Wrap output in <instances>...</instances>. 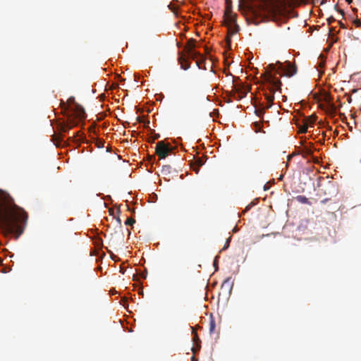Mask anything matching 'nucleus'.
I'll list each match as a JSON object with an SVG mask.
<instances>
[{"mask_svg": "<svg viewBox=\"0 0 361 361\" xmlns=\"http://www.w3.org/2000/svg\"><path fill=\"white\" fill-rule=\"evenodd\" d=\"M312 154L311 149L308 148H305L304 150V156L310 155Z\"/></svg>", "mask_w": 361, "mask_h": 361, "instance_id": "20", "label": "nucleus"}, {"mask_svg": "<svg viewBox=\"0 0 361 361\" xmlns=\"http://www.w3.org/2000/svg\"><path fill=\"white\" fill-rule=\"evenodd\" d=\"M253 205H254V203H250V204H249L246 207V208H245V212H247V211H248L249 209H250V208H251Z\"/></svg>", "mask_w": 361, "mask_h": 361, "instance_id": "23", "label": "nucleus"}, {"mask_svg": "<svg viewBox=\"0 0 361 361\" xmlns=\"http://www.w3.org/2000/svg\"><path fill=\"white\" fill-rule=\"evenodd\" d=\"M296 200L301 203V204H305L308 205H311L312 203L310 202L309 199L307 198L305 196L303 195H298L295 197Z\"/></svg>", "mask_w": 361, "mask_h": 361, "instance_id": "13", "label": "nucleus"}, {"mask_svg": "<svg viewBox=\"0 0 361 361\" xmlns=\"http://www.w3.org/2000/svg\"><path fill=\"white\" fill-rule=\"evenodd\" d=\"M339 12H340L343 16L344 15V12H343V11L340 10V11H339Z\"/></svg>", "mask_w": 361, "mask_h": 361, "instance_id": "32", "label": "nucleus"}, {"mask_svg": "<svg viewBox=\"0 0 361 361\" xmlns=\"http://www.w3.org/2000/svg\"><path fill=\"white\" fill-rule=\"evenodd\" d=\"M61 109L67 114L68 123L62 128L63 132L71 129L73 126H77L78 123L84 120L86 114L83 107L78 104L74 97H70L66 102H62Z\"/></svg>", "mask_w": 361, "mask_h": 361, "instance_id": "3", "label": "nucleus"}, {"mask_svg": "<svg viewBox=\"0 0 361 361\" xmlns=\"http://www.w3.org/2000/svg\"><path fill=\"white\" fill-rule=\"evenodd\" d=\"M255 114L258 116H261L262 114H264V111L263 109H255Z\"/></svg>", "mask_w": 361, "mask_h": 361, "instance_id": "18", "label": "nucleus"}, {"mask_svg": "<svg viewBox=\"0 0 361 361\" xmlns=\"http://www.w3.org/2000/svg\"><path fill=\"white\" fill-rule=\"evenodd\" d=\"M172 148L169 144H166L164 141H160L157 143L155 152L159 156V159H165L168 154L171 152Z\"/></svg>", "mask_w": 361, "mask_h": 361, "instance_id": "4", "label": "nucleus"}, {"mask_svg": "<svg viewBox=\"0 0 361 361\" xmlns=\"http://www.w3.org/2000/svg\"><path fill=\"white\" fill-rule=\"evenodd\" d=\"M82 139V137H80V138L78 139V141H81Z\"/></svg>", "mask_w": 361, "mask_h": 361, "instance_id": "34", "label": "nucleus"}, {"mask_svg": "<svg viewBox=\"0 0 361 361\" xmlns=\"http://www.w3.org/2000/svg\"><path fill=\"white\" fill-rule=\"evenodd\" d=\"M200 60H197L196 63H197V65L198 66V67L200 68L201 66H200Z\"/></svg>", "mask_w": 361, "mask_h": 361, "instance_id": "30", "label": "nucleus"}, {"mask_svg": "<svg viewBox=\"0 0 361 361\" xmlns=\"http://www.w3.org/2000/svg\"><path fill=\"white\" fill-rule=\"evenodd\" d=\"M27 214L25 211L17 206L13 199L9 195H4L0 198V227L8 233L18 231L20 235L23 231L18 226V221H26Z\"/></svg>", "mask_w": 361, "mask_h": 361, "instance_id": "2", "label": "nucleus"}, {"mask_svg": "<svg viewBox=\"0 0 361 361\" xmlns=\"http://www.w3.org/2000/svg\"><path fill=\"white\" fill-rule=\"evenodd\" d=\"M230 240H231V237H229L226 241V243L223 247V250H226L227 249L228 247H229V243H230Z\"/></svg>", "mask_w": 361, "mask_h": 361, "instance_id": "19", "label": "nucleus"}, {"mask_svg": "<svg viewBox=\"0 0 361 361\" xmlns=\"http://www.w3.org/2000/svg\"><path fill=\"white\" fill-rule=\"evenodd\" d=\"M135 223V220L133 218H128L125 221L126 226H133Z\"/></svg>", "mask_w": 361, "mask_h": 361, "instance_id": "17", "label": "nucleus"}, {"mask_svg": "<svg viewBox=\"0 0 361 361\" xmlns=\"http://www.w3.org/2000/svg\"><path fill=\"white\" fill-rule=\"evenodd\" d=\"M297 126L299 128L300 133H305L307 132L308 126H307V124L303 123V121H301V123L299 121H298Z\"/></svg>", "mask_w": 361, "mask_h": 361, "instance_id": "12", "label": "nucleus"}, {"mask_svg": "<svg viewBox=\"0 0 361 361\" xmlns=\"http://www.w3.org/2000/svg\"><path fill=\"white\" fill-rule=\"evenodd\" d=\"M234 88L235 90V94H237L235 98L237 99H241L246 96L247 93L250 91V88L248 87V85H246L243 83L236 82L235 79H234Z\"/></svg>", "mask_w": 361, "mask_h": 361, "instance_id": "5", "label": "nucleus"}, {"mask_svg": "<svg viewBox=\"0 0 361 361\" xmlns=\"http://www.w3.org/2000/svg\"><path fill=\"white\" fill-rule=\"evenodd\" d=\"M354 24L357 27H360L361 26V20L360 19H357V20H354Z\"/></svg>", "mask_w": 361, "mask_h": 361, "instance_id": "21", "label": "nucleus"}, {"mask_svg": "<svg viewBox=\"0 0 361 361\" xmlns=\"http://www.w3.org/2000/svg\"><path fill=\"white\" fill-rule=\"evenodd\" d=\"M159 137V134H157L154 135V137H153V141H154L155 140L158 139Z\"/></svg>", "mask_w": 361, "mask_h": 361, "instance_id": "29", "label": "nucleus"}, {"mask_svg": "<svg viewBox=\"0 0 361 361\" xmlns=\"http://www.w3.org/2000/svg\"><path fill=\"white\" fill-rule=\"evenodd\" d=\"M104 141L100 140V141L99 142V144L97 145V146H98L99 147H104Z\"/></svg>", "mask_w": 361, "mask_h": 361, "instance_id": "25", "label": "nucleus"}, {"mask_svg": "<svg viewBox=\"0 0 361 361\" xmlns=\"http://www.w3.org/2000/svg\"><path fill=\"white\" fill-rule=\"evenodd\" d=\"M215 328H216L215 321L214 320L213 318H212L209 322V333L211 334L214 332Z\"/></svg>", "mask_w": 361, "mask_h": 361, "instance_id": "16", "label": "nucleus"}, {"mask_svg": "<svg viewBox=\"0 0 361 361\" xmlns=\"http://www.w3.org/2000/svg\"><path fill=\"white\" fill-rule=\"evenodd\" d=\"M116 221H117L118 224H119V226H121V220L119 217L116 218Z\"/></svg>", "mask_w": 361, "mask_h": 361, "instance_id": "27", "label": "nucleus"}, {"mask_svg": "<svg viewBox=\"0 0 361 361\" xmlns=\"http://www.w3.org/2000/svg\"><path fill=\"white\" fill-rule=\"evenodd\" d=\"M178 61L180 64L181 68L184 70H188L190 66V63L183 55H180L179 56Z\"/></svg>", "mask_w": 361, "mask_h": 361, "instance_id": "9", "label": "nucleus"}, {"mask_svg": "<svg viewBox=\"0 0 361 361\" xmlns=\"http://www.w3.org/2000/svg\"><path fill=\"white\" fill-rule=\"evenodd\" d=\"M334 21H335V19L334 18V17H330L329 18H328V24H331Z\"/></svg>", "mask_w": 361, "mask_h": 361, "instance_id": "24", "label": "nucleus"}, {"mask_svg": "<svg viewBox=\"0 0 361 361\" xmlns=\"http://www.w3.org/2000/svg\"><path fill=\"white\" fill-rule=\"evenodd\" d=\"M329 200V198H325L321 201L322 204H326Z\"/></svg>", "mask_w": 361, "mask_h": 361, "instance_id": "26", "label": "nucleus"}, {"mask_svg": "<svg viewBox=\"0 0 361 361\" xmlns=\"http://www.w3.org/2000/svg\"><path fill=\"white\" fill-rule=\"evenodd\" d=\"M346 2H348V4H351L353 0H345Z\"/></svg>", "mask_w": 361, "mask_h": 361, "instance_id": "31", "label": "nucleus"}, {"mask_svg": "<svg viewBox=\"0 0 361 361\" xmlns=\"http://www.w3.org/2000/svg\"><path fill=\"white\" fill-rule=\"evenodd\" d=\"M225 1H226V8H231V0H225Z\"/></svg>", "mask_w": 361, "mask_h": 361, "instance_id": "22", "label": "nucleus"}, {"mask_svg": "<svg viewBox=\"0 0 361 361\" xmlns=\"http://www.w3.org/2000/svg\"><path fill=\"white\" fill-rule=\"evenodd\" d=\"M197 341H200V339H199V338L197 337V334H195V337H194V341H195V342H197Z\"/></svg>", "mask_w": 361, "mask_h": 361, "instance_id": "28", "label": "nucleus"}, {"mask_svg": "<svg viewBox=\"0 0 361 361\" xmlns=\"http://www.w3.org/2000/svg\"><path fill=\"white\" fill-rule=\"evenodd\" d=\"M204 164V161L202 157H197L194 159L192 163V168L194 171L197 173L199 172L200 167Z\"/></svg>", "mask_w": 361, "mask_h": 361, "instance_id": "7", "label": "nucleus"}, {"mask_svg": "<svg viewBox=\"0 0 361 361\" xmlns=\"http://www.w3.org/2000/svg\"><path fill=\"white\" fill-rule=\"evenodd\" d=\"M142 277L145 279L146 278V274H143Z\"/></svg>", "mask_w": 361, "mask_h": 361, "instance_id": "35", "label": "nucleus"}, {"mask_svg": "<svg viewBox=\"0 0 361 361\" xmlns=\"http://www.w3.org/2000/svg\"><path fill=\"white\" fill-rule=\"evenodd\" d=\"M187 54H188V56L192 59H197L200 57L204 61L203 56L200 54V53L194 50V49H188Z\"/></svg>", "mask_w": 361, "mask_h": 361, "instance_id": "8", "label": "nucleus"}, {"mask_svg": "<svg viewBox=\"0 0 361 361\" xmlns=\"http://www.w3.org/2000/svg\"><path fill=\"white\" fill-rule=\"evenodd\" d=\"M195 47V40L192 38L188 41L187 45L185 47V51L188 52V49H194Z\"/></svg>", "mask_w": 361, "mask_h": 361, "instance_id": "14", "label": "nucleus"}, {"mask_svg": "<svg viewBox=\"0 0 361 361\" xmlns=\"http://www.w3.org/2000/svg\"><path fill=\"white\" fill-rule=\"evenodd\" d=\"M297 68L289 61L284 63L277 61L276 63L269 64L265 72L262 75L264 80V88L269 92H264V95L268 104L266 108L269 109L274 100V94L281 91V82L276 78V75L291 77L296 73Z\"/></svg>", "mask_w": 361, "mask_h": 361, "instance_id": "1", "label": "nucleus"}, {"mask_svg": "<svg viewBox=\"0 0 361 361\" xmlns=\"http://www.w3.org/2000/svg\"><path fill=\"white\" fill-rule=\"evenodd\" d=\"M228 27V33L229 35H233L239 31V26L237 24L226 25Z\"/></svg>", "mask_w": 361, "mask_h": 361, "instance_id": "10", "label": "nucleus"}, {"mask_svg": "<svg viewBox=\"0 0 361 361\" xmlns=\"http://www.w3.org/2000/svg\"><path fill=\"white\" fill-rule=\"evenodd\" d=\"M302 121H303V123L307 124L308 126H312L316 121V116L312 115L309 117H305Z\"/></svg>", "mask_w": 361, "mask_h": 361, "instance_id": "11", "label": "nucleus"}, {"mask_svg": "<svg viewBox=\"0 0 361 361\" xmlns=\"http://www.w3.org/2000/svg\"><path fill=\"white\" fill-rule=\"evenodd\" d=\"M225 25H230V24H236V18L237 16L235 14L232 13L231 12V8H226L225 11Z\"/></svg>", "mask_w": 361, "mask_h": 361, "instance_id": "6", "label": "nucleus"}, {"mask_svg": "<svg viewBox=\"0 0 361 361\" xmlns=\"http://www.w3.org/2000/svg\"><path fill=\"white\" fill-rule=\"evenodd\" d=\"M230 42H231V39H228V38H227V42H228V43H230Z\"/></svg>", "mask_w": 361, "mask_h": 361, "instance_id": "33", "label": "nucleus"}, {"mask_svg": "<svg viewBox=\"0 0 361 361\" xmlns=\"http://www.w3.org/2000/svg\"><path fill=\"white\" fill-rule=\"evenodd\" d=\"M171 167L169 165L162 166L161 173L164 175H169L171 173Z\"/></svg>", "mask_w": 361, "mask_h": 361, "instance_id": "15", "label": "nucleus"}]
</instances>
